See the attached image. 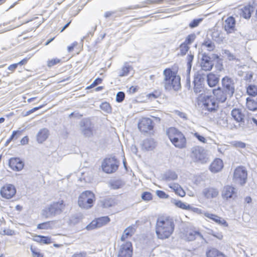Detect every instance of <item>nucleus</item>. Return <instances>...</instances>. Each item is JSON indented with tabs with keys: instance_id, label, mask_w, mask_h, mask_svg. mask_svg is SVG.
<instances>
[{
	"instance_id": "1",
	"label": "nucleus",
	"mask_w": 257,
	"mask_h": 257,
	"mask_svg": "<svg viewBox=\"0 0 257 257\" xmlns=\"http://www.w3.org/2000/svg\"><path fill=\"white\" fill-rule=\"evenodd\" d=\"M175 229L174 219L169 217H160L157 219L155 230L157 237L160 239L168 238Z\"/></svg>"
},
{
	"instance_id": "2",
	"label": "nucleus",
	"mask_w": 257,
	"mask_h": 257,
	"mask_svg": "<svg viewBox=\"0 0 257 257\" xmlns=\"http://www.w3.org/2000/svg\"><path fill=\"white\" fill-rule=\"evenodd\" d=\"M163 84L166 90H174L177 91L181 88V78L176 73L170 68H166L163 71Z\"/></svg>"
},
{
	"instance_id": "3",
	"label": "nucleus",
	"mask_w": 257,
	"mask_h": 257,
	"mask_svg": "<svg viewBox=\"0 0 257 257\" xmlns=\"http://www.w3.org/2000/svg\"><path fill=\"white\" fill-rule=\"evenodd\" d=\"M170 141L176 148L183 149L186 147V139L184 135L177 129L171 127L167 131Z\"/></svg>"
},
{
	"instance_id": "4",
	"label": "nucleus",
	"mask_w": 257,
	"mask_h": 257,
	"mask_svg": "<svg viewBox=\"0 0 257 257\" xmlns=\"http://www.w3.org/2000/svg\"><path fill=\"white\" fill-rule=\"evenodd\" d=\"M65 205L63 200L55 202L43 210V214L46 217L60 214L64 210Z\"/></svg>"
},
{
	"instance_id": "5",
	"label": "nucleus",
	"mask_w": 257,
	"mask_h": 257,
	"mask_svg": "<svg viewBox=\"0 0 257 257\" xmlns=\"http://www.w3.org/2000/svg\"><path fill=\"white\" fill-rule=\"evenodd\" d=\"M94 195L90 191L82 192L79 197L78 205L83 208L89 209L93 206Z\"/></svg>"
},
{
	"instance_id": "6",
	"label": "nucleus",
	"mask_w": 257,
	"mask_h": 257,
	"mask_svg": "<svg viewBox=\"0 0 257 257\" xmlns=\"http://www.w3.org/2000/svg\"><path fill=\"white\" fill-rule=\"evenodd\" d=\"M206 78V74L199 70L196 72L194 75L193 90L196 94L200 93L203 91V83Z\"/></svg>"
},
{
	"instance_id": "7",
	"label": "nucleus",
	"mask_w": 257,
	"mask_h": 257,
	"mask_svg": "<svg viewBox=\"0 0 257 257\" xmlns=\"http://www.w3.org/2000/svg\"><path fill=\"white\" fill-rule=\"evenodd\" d=\"M191 157L194 162L202 164L206 163L208 160L205 150L199 146L191 148Z\"/></svg>"
},
{
	"instance_id": "8",
	"label": "nucleus",
	"mask_w": 257,
	"mask_h": 257,
	"mask_svg": "<svg viewBox=\"0 0 257 257\" xmlns=\"http://www.w3.org/2000/svg\"><path fill=\"white\" fill-rule=\"evenodd\" d=\"M119 166V162L115 157L104 159L101 167L104 172L106 173H112L115 172Z\"/></svg>"
},
{
	"instance_id": "9",
	"label": "nucleus",
	"mask_w": 257,
	"mask_h": 257,
	"mask_svg": "<svg viewBox=\"0 0 257 257\" xmlns=\"http://www.w3.org/2000/svg\"><path fill=\"white\" fill-rule=\"evenodd\" d=\"M221 88L229 95V98H231L235 90L234 80L228 76H225L221 79Z\"/></svg>"
},
{
	"instance_id": "10",
	"label": "nucleus",
	"mask_w": 257,
	"mask_h": 257,
	"mask_svg": "<svg viewBox=\"0 0 257 257\" xmlns=\"http://www.w3.org/2000/svg\"><path fill=\"white\" fill-rule=\"evenodd\" d=\"M80 131L85 138H90L93 136L94 124L89 118L83 119L80 122Z\"/></svg>"
},
{
	"instance_id": "11",
	"label": "nucleus",
	"mask_w": 257,
	"mask_h": 257,
	"mask_svg": "<svg viewBox=\"0 0 257 257\" xmlns=\"http://www.w3.org/2000/svg\"><path fill=\"white\" fill-rule=\"evenodd\" d=\"M202 107L203 110H207L209 112H214L218 107V104L214 98L207 96L204 97Z\"/></svg>"
},
{
	"instance_id": "12",
	"label": "nucleus",
	"mask_w": 257,
	"mask_h": 257,
	"mask_svg": "<svg viewBox=\"0 0 257 257\" xmlns=\"http://www.w3.org/2000/svg\"><path fill=\"white\" fill-rule=\"evenodd\" d=\"M247 173L246 170L242 167L236 168L234 171V181L241 185L246 183Z\"/></svg>"
},
{
	"instance_id": "13",
	"label": "nucleus",
	"mask_w": 257,
	"mask_h": 257,
	"mask_svg": "<svg viewBox=\"0 0 257 257\" xmlns=\"http://www.w3.org/2000/svg\"><path fill=\"white\" fill-rule=\"evenodd\" d=\"M133 246L130 241H127L120 245L117 257H132Z\"/></svg>"
},
{
	"instance_id": "14",
	"label": "nucleus",
	"mask_w": 257,
	"mask_h": 257,
	"mask_svg": "<svg viewBox=\"0 0 257 257\" xmlns=\"http://www.w3.org/2000/svg\"><path fill=\"white\" fill-rule=\"evenodd\" d=\"M154 127L152 120L150 118H142L138 123V128L142 133H147Z\"/></svg>"
},
{
	"instance_id": "15",
	"label": "nucleus",
	"mask_w": 257,
	"mask_h": 257,
	"mask_svg": "<svg viewBox=\"0 0 257 257\" xmlns=\"http://www.w3.org/2000/svg\"><path fill=\"white\" fill-rule=\"evenodd\" d=\"M16 193V188L12 184H7L3 186L1 190V195L2 197L8 199L12 198Z\"/></svg>"
},
{
	"instance_id": "16",
	"label": "nucleus",
	"mask_w": 257,
	"mask_h": 257,
	"mask_svg": "<svg viewBox=\"0 0 257 257\" xmlns=\"http://www.w3.org/2000/svg\"><path fill=\"white\" fill-rule=\"evenodd\" d=\"M109 221L110 219L107 216L99 217L97 218L95 220L92 221L90 224L87 226L86 228L89 230L95 228L100 227L106 224Z\"/></svg>"
},
{
	"instance_id": "17",
	"label": "nucleus",
	"mask_w": 257,
	"mask_h": 257,
	"mask_svg": "<svg viewBox=\"0 0 257 257\" xmlns=\"http://www.w3.org/2000/svg\"><path fill=\"white\" fill-rule=\"evenodd\" d=\"M213 65L212 61L211 60V58L207 55L203 54L201 60L200 70H202V72H203V71H210L212 69Z\"/></svg>"
},
{
	"instance_id": "18",
	"label": "nucleus",
	"mask_w": 257,
	"mask_h": 257,
	"mask_svg": "<svg viewBox=\"0 0 257 257\" xmlns=\"http://www.w3.org/2000/svg\"><path fill=\"white\" fill-rule=\"evenodd\" d=\"M236 21L233 17H228L223 23V27L227 33H232L235 31Z\"/></svg>"
},
{
	"instance_id": "19",
	"label": "nucleus",
	"mask_w": 257,
	"mask_h": 257,
	"mask_svg": "<svg viewBox=\"0 0 257 257\" xmlns=\"http://www.w3.org/2000/svg\"><path fill=\"white\" fill-rule=\"evenodd\" d=\"M9 165L14 171H20L24 167V163L19 158H11Z\"/></svg>"
},
{
	"instance_id": "20",
	"label": "nucleus",
	"mask_w": 257,
	"mask_h": 257,
	"mask_svg": "<svg viewBox=\"0 0 257 257\" xmlns=\"http://www.w3.org/2000/svg\"><path fill=\"white\" fill-rule=\"evenodd\" d=\"M231 115L234 120L239 123V125L244 124L245 115L242 109L233 108L231 110Z\"/></svg>"
},
{
	"instance_id": "21",
	"label": "nucleus",
	"mask_w": 257,
	"mask_h": 257,
	"mask_svg": "<svg viewBox=\"0 0 257 257\" xmlns=\"http://www.w3.org/2000/svg\"><path fill=\"white\" fill-rule=\"evenodd\" d=\"M236 196V189L232 186L227 185L224 187L222 191V196L224 199H228Z\"/></svg>"
},
{
	"instance_id": "22",
	"label": "nucleus",
	"mask_w": 257,
	"mask_h": 257,
	"mask_svg": "<svg viewBox=\"0 0 257 257\" xmlns=\"http://www.w3.org/2000/svg\"><path fill=\"white\" fill-rule=\"evenodd\" d=\"M213 94L215 96L216 100L221 102H225L229 97V95L220 87L217 89H213Z\"/></svg>"
},
{
	"instance_id": "23",
	"label": "nucleus",
	"mask_w": 257,
	"mask_h": 257,
	"mask_svg": "<svg viewBox=\"0 0 257 257\" xmlns=\"http://www.w3.org/2000/svg\"><path fill=\"white\" fill-rule=\"evenodd\" d=\"M204 215L205 217L211 219L220 225L224 227H227L228 226L227 222L223 218L217 216V215L208 212L204 213Z\"/></svg>"
},
{
	"instance_id": "24",
	"label": "nucleus",
	"mask_w": 257,
	"mask_h": 257,
	"mask_svg": "<svg viewBox=\"0 0 257 257\" xmlns=\"http://www.w3.org/2000/svg\"><path fill=\"white\" fill-rule=\"evenodd\" d=\"M218 194V190L213 187L206 188L202 191V194L204 197L208 199L216 197Z\"/></svg>"
},
{
	"instance_id": "25",
	"label": "nucleus",
	"mask_w": 257,
	"mask_h": 257,
	"mask_svg": "<svg viewBox=\"0 0 257 257\" xmlns=\"http://www.w3.org/2000/svg\"><path fill=\"white\" fill-rule=\"evenodd\" d=\"M254 8L250 5L245 6L239 9V14L241 17L245 19H248L251 17V13L253 12Z\"/></svg>"
},
{
	"instance_id": "26",
	"label": "nucleus",
	"mask_w": 257,
	"mask_h": 257,
	"mask_svg": "<svg viewBox=\"0 0 257 257\" xmlns=\"http://www.w3.org/2000/svg\"><path fill=\"white\" fill-rule=\"evenodd\" d=\"M49 135V131L47 128H43L40 129L36 135L38 143H43L48 139Z\"/></svg>"
},
{
	"instance_id": "27",
	"label": "nucleus",
	"mask_w": 257,
	"mask_h": 257,
	"mask_svg": "<svg viewBox=\"0 0 257 257\" xmlns=\"http://www.w3.org/2000/svg\"><path fill=\"white\" fill-rule=\"evenodd\" d=\"M223 167L222 160L217 158L211 164L209 169L212 173H217L221 170Z\"/></svg>"
},
{
	"instance_id": "28",
	"label": "nucleus",
	"mask_w": 257,
	"mask_h": 257,
	"mask_svg": "<svg viewBox=\"0 0 257 257\" xmlns=\"http://www.w3.org/2000/svg\"><path fill=\"white\" fill-rule=\"evenodd\" d=\"M207 84L210 87L215 86L218 83L219 78L217 75L210 73L206 76Z\"/></svg>"
},
{
	"instance_id": "29",
	"label": "nucleus",
	"mask_w": 257,
	"mask_h": 257,
	"mask_svg": "<svg viewBox=\"0 0 257 257\" xmlns=\"http://www.w3.org/2000/svg\"><path fill=\"white\" fill-rule=\"evenodd\" d=\"M132 69V66L130 65L127 62H125L122 67L117 71L118 76L119 77L127 76Z\"/></svg>"
},
{
	"instance_id": "30",
	"label": "nucleus",
	"mask_w": 257,
	"mask_h": 257,
	"mask_svg": "<svg viewBox=\"0 0 257 257\" xmlns=\"http://www.w3.org/2000/svg\"><path fill=\"white\" fill-rule=\"evenodd\" d=\"M135 231L136 229L134 226L132 225L129 226L123 231L120 240L121 241H124L126 239L132 236L134 234Z\"/></svg>"
},
{
	"instance_id": "31",
	"label": "nucleus",
	"mask_w": 257,
	"mask_h": 257,
	"mask_svg": "<svg viewBox=\"0 0 257 257\" xmlns=\"http://www.w3.org/2000/svg\"><path fill=\"white\" fill-rule=\"evenodd\" d=\"M156 143L152 139H147L143 141L142 148L147 151L152 150L155 148Z\"/></svg>"
},
{
	"instance_id": "32",
	"label": "nucleus",
	"mask_w": 257,
	"mask_h": 257,
	"mask_svg": "<svg viewBox=\"0 0 257 257\" xmlns=\"http://www.w3.org/2000/svg\"><path fill=\"white\" fill-rule=\"evenodd\" d=\"M246 100V107L249 110L253 111L257 110V98L254 99L247 97Z\"/></svg>"
},
{
	"instance_id": "33",
	"label": "nucleus",
	"mask_w": 257,
	"mask_h": 257,
	"mask_svg": "<svg viewBox=\"0 0 257 257\" xmlns=\"http://www.w3.org/2000/svg\"><path fill=\"white\" fill-rule=\"evenodd\" d=\"M202 47H205L209 51H213L215 48L214 43L208 38H206L202 43Z\"/></svg>"
},
{
	"instance_id": "34",
	"label": "nucleus",
	"mask_w": 257,
	"mask_h": 257,
	"mask_svg": "<svg viewBox=\"0 0 257 257\" xmlns=\"http://www.w3.org/2000/svg\"><path fill=\"white\" fill-rule=\"evenodd\" d=\"M34 240L38 242L44 244H50L52 242L51 237L42 235H36Z\"/></svg>"
},
{
	"instance_id": "35",
	"label": "nucleus",
	"mask_w": 257,
	"mask_h": 257,
	"mask_svg": "<svg viewBox=\"0 0 257 257\" xmlns=\"http://www.w3.org/2000/svg\"><path fill=\"white\" fill-rule=\"evenodd\" d=\"M211 38L214 41H216L218 43L222 42L224 39V38L221 33L218 31H216L215 30H214L212 32Z\"/></svg>"
},
{
	"instance_id": "36",
	"label": "nucleus",
	"mask_w": 257,
	"mask_h": 257,
	"mask_svg": "<svg viewBox=\"0 0 257 257\" xmlns=\"http://www.w3.org/2000/svg\"><path fill=\"white\" fill-rule=\"evenodd\" d=\"M207 257H225V255L219 250L212 248L206 253Z\"/></svg>"
},
{
	"instance_id": "37",
	"label": "nucleus",
	"mask_w": 257,
	"mask_h": 257,
	"mask_svg": "<svg viewBox=\"0 0 257 257\" xmlns=\"http://www.w3.org/2000/svg\"><path fill=\"white\" fill-rule=\"evenodd\" d=\"M55 224V221H48L42 223H40L37 226V228L40 229H47L52 228Z\"/></svg>"
},
{
	"instance_id": "38",
	"label": "nucleus",
	"mask_w": 257,
	"mask_h": 257,
	"mask_svg": "<svg viewBox=\"0 0 257 257\" xmlns=\"http://www.w3.org/2000/svg\"><path fill=\"white\" fill-rule=\"evenodd\" d=\"M197 237L203 238V236L201 234L196 231H191L187 235V238L188 240L191 241L195 239Z\"/></svg>"
},
{
	"instance_id": "39",
	"label": "nucleus",
	"mask_w": 257,
	"mask_h": 257,
	"mask_svg": "<svg viewBox=\"0 0 257 257\" xmlns=\"http://www.w3.org/2000/svg\"><path fill=\"white\" fill-rule=\"evenodd\" d=\"M177 178V175L174 172L172 171L167 172L164 176L165 180L167 181L176 180Z\"/></svg>"
},
{
	"instance_id": "40",
	"label": "nucleus",
	"mask_w": 257,
	"mask_h": 257,
	"mask_svg": "<svg viewBox=\"0 0 257 257\" xmlns=\"http://www.w3.org/2000/svg\"><path fill=\"white\" fill-rule=\"evenodd\" d=\"M196 38V36L195 34H191L186 37L183 43L190 46L194 42Z\"/></svg>"
},
{
	"instance_id": "41",
	"label": "nucleus",
	"mask_w": 257,
	"mask_h": 257,
	"mask_svg": "<svg viewBox=\"0 0 257 257\" xmlns=\"http://www.w3.org/2000/svg\"><path fill=\"white\" fill-rule=\"evenodd\" d=\"M173 203L176 205L177 207L184 210H188L190 208V205L184 203L181 201L174 200Z\"/></svg>"
},
{
	"instance_id": "42",
	"label": "nucleus",
	"mask_w": 257,
	"mask_h": 257,
	"mask_svg": "<svg viewBox=\"0 0 257 257\" xmlns=\"http://www.w3.org/2000/svg\"><path fill=\"white\" fill-rule=\"evenodd\" d=\"M180 53L178 55L183 56L186 54L190 49V46L182 43L179 46Z\"/></svg>"
},
{
	"instance_id": "43",
	"label": "nucleus",
	"mask_w": 257,
	"mask_h": 257,
	"mask_svg": "<svg viewBox=\"0 0 257 257\" xmlns=\"http://www.w3.org/2000/svg\"><path fill=\"white\" fill-rule=\"evenodd\" d=\"M194 59V55L190 52V54L188 55L186 60H187V71L189 73H190L191 67H192V63Z\"/></svg>"
},
{
	"instance_id": "44",
	"label": "nucleus",
	"mask_w": 257,
	"mask_h": 257,
	"mask_svg": "<svg viewBox=\"0 0 257 257\" xmlns=\"http://www.w3.org/2000/svg\"><path fill=\"white\" fill-rule=\"evenodd\" d=\"M247 94L252 96H254L257 94V86L254 85H250L247 88Z\"/></svg>"
},
{
	"instance_id": "45",
	"label": "nucleus",
	"mask_w": 257,
	"mask_h": 257,
	"mask_svg": "<svg viewBox=\"0 0 257 257\" xmlns=\"http://www.w3.org/2000/svg\"><path fill=\"white\" fill-rule=\"evenodd\" d=\"M100 108L106 113H110L111 112V107L107 102H104L102 103L100 105Z\"/></svg>"
},
{
	"instance_id": "46",
	"label": "nucleus",
	"mask_w": 257,
	"mask_h": 257,
	"mask_svg": "<svg viewBox=\"0 0 257 257\" xmlns=\"http://www.w3.org/2000/svg\"><path fill=\"white\" fill-rule=\"evenodd\" d=\"M223 54L225 55L226 57H227V59L229 61L238 60L236 59L235 57L232 54L229 50H223Z\"/></svg>"
},
{
	"instance_id": "47",
	"label": "nucleus",
	"mask_w": 257,
	"mask_h": 257,
	"mask_svg": "<svg viewBox=\"0 0 257 257\" xmlns=\"http://www.w3.org/2000/svg\"><path fill=\"white\" fill-rule=\"evenodd\" d=\"M203 19L201 18L194 19L189 25L191 28H194L197 27L199 24L202 21Z\"/></svg>"
},
{
	"instance_id": "48",
	"label": "nucleus",
	"mask_w": 257,
	"mask_h": 257,
	"mask_svg": "<svg viewBox=\"0 0 257 257\" xmlns=\"http://www.w3.org/2000/svg\"><path fill=\"white\" fill-rule=\"evenodd\" d=\"M161 95L160 92L155 91L151 93L148 94L147 96L148 98L151 100H154L156 98H158Z\"/></svg>"
},
{
	"instance_id": "49",
	"label": "nucleus",
	"mask_w": 257,
	"mask_h": 257,
	"mask_svg": "<svg viewBox=\"0 0 257 257\" xmlns=\"http://www.w3.org/2000/svg\"><path fill=\"white\" fill-rule=\"evenodd\" d=\"M124 97V93L122 91H119L116 94V100L118 102H121L123 100Z\"/></svg>"
},
{
	"instance_id": "50",
	"label": "nucleus",
	"mask_w": 257,
	"mask_h": 257,
	"mask_svg": "<svg viewBox=\"0 0 257 257\" xmlns=\"http://www.w3.org/2000/svg\"><path fill=\"white\" fill-rule=\"evenodd\" d=\"M142 198L145 201H150L152 199V195L148 192H145L142 194Z\"/></svg>"
},
{
	"instance_id": "51",
	"label": "nucleus",
	"mask_w": 257,
	"mask_h": 257,
	"mask_svg": "<svg viewBox=\"0 0 257 257\" xmlns=\"http://www.w3.org/2000/svg\"><path fill=\"white\" fill-rule=\"evenodd\" d=\"M122 183L120 181H115L111 183V186L113 189H117L121 187Z\"/></svg>"
},
{
	"instance_id": "52",
	"label": "nucleus",
	"mask_w": 257,
	"mask_h": 257,
	"mask_svg": "<svg viewBox=\"0 0 257 257\" xmlns=\"http://www.w3.org/2000/svg\"><path fill=\"white\" fill-rule=\"evenodd\" d=\"M233 146L236 148L243 149L245 147L246 144L240 141H234L232 143Z\"/></svg>"
},
{
	"instance_id": "53",
	"label": "nucleus",
	"mask_w": 257,
	"mask_h": 257,
	"mask_svg": "<svg viewBox=\"0 0 257 257\" xmlns=\"http://www.w3.org/2000/svg\"><path fill=\"white\" fill-rule=\"evenodd\" d=\"M113 205V201L111 199H105L103 202V206L104 208H108L112 206Z\"/></svg>"
},
{
	"instance_id": "54",
	"label": "nucleus",
	"mask_w": 257,
	"mask_h": 257,
	"mask_svg": "<svg viewBox=\"0 0 257 257\" xmlns=\"http://www.w3.org/2000/svg\"><path fill=\"white\" fill-rule=\"evenodd\" d=\"M33 257H43V255L39 251H37L35 248L31 246L30 248Z\"/></svg>"
},
{
	"instance_id": "55",
	"label": "nucleus",
	"mask_w": 257,
	"mask_h": 257,
	"mask_svg": "<svg viewBox=\"0 0 257 257\" xmlns=\"http://www.w3.org/2000/svg\"><path fill=\"white\" fill-rule=\"evenodd\" d=\"M157 196L160 198H167L169 196L166 194L165 192L161 190H157L156 191Z\"/></svg>"
},
{
	"instance_id": "56",
	"label": "nucleus",
	"mask_w": 257,
	"mask_h": 257,
	"mask_svg": "<svg viewBox=\"0 0 257 257\" xmlns=\"http://www.w3.org/2000/svg\"><path fill=\"white\" fill-rule=\"evenodd\" d=\"M102 80L100 78H97L94 80L93 83L89 86L88 88H91L99 84H100L102 82Z\"/></svg>"
},
{
	"instance_id": "57",
	"label": "nucleus",
	"mask_w": 257,
	"mask_h": 257,
	"mask_svg": "<svg viewBox=\"0 0 257 257\" xmlns=\"http://www.w3.org/2000/svg\"><path fill=\"white\" fill-rule=\"evenodd\" d=\"M194 136L200 142L205 143L206 142V139L203 136L200 135L198 133H195L194 134Z\"/></svg>"
},
{
	"instance_id": "58",
	"label": "nucleus",
	"mask_w": 257,
	"mask_h": 257,
	"mask_svg": "<svg viewBox=\"0 0 257 257\" xmlns=\"http://www.w3.org/2000/svg\"><path fill=\"white\" fill-rule=\"evenodd\" d=\"M185 87L188 88L189 90L191 89V80H190V73H189L188 72V75L186 77V84H185Z\"/></svg>"
},
{
	"instance_id": "59",
	"label": "nucleus",
	"mask_w": 257,
	"mask_h": 257,
	"mask_svg": "<svg viewBox=\"0 0 257 257\" xmlns=\"http://www.w3.org/2000/svg\"><path fill=\"white\" fill-rule=\"evenodd\" d=\"M59 62H60V60L59 59H57V58L54 59H52V60L48 61V66L49 67H52Z\"/></svg>"
},
{
	"instance_id": "60",
	"label": "nucleus",
	"mask_w": 257,
	"mask_h": 257,
	"mask_svg": "<svg viewBox=\"0 0 257 257\" xmlns=\"http://www.w3.org/2000/svg\"><path fill=\"white\" fill-rule=\"evenodd\" d=\"M3 232V233L2 234L4 235H13L15 234L14 231L10 229H4Z\"/></svg>"
},
{
	"instance_id": "61",
	"label": "nucleus",
	"mask_w": 257,
	"mask_h": 257,
	"mask_svg": "<svg viewBox=\"0 0 257 257\" xmlns=\"http://www.w3.org/2000/svg\"><path fill=\"white\" fill-rule=\"evenodd\" d=\"M169 186L170 188L173 189L175 192L177 191L178 190L179 188H180V186L177 183H172L169 185Z\"/></svg>"
},
{
	"instance_id": "62",
	"label": "nucleus",
	"mask_w": 257,
	"mask_h": 257,
	"mask_svg": "<svg viewBox=\"0 0 257 257\" xmlns=\"http://www.w3.org/2000/svg\"><path fill=\"white\" fill-rule=\"evenodd\" d=\"M176 114L177 115H178L179 116H180V117L183 118L185 120L187 119V115L184 112H181V111H176Z\"/></svg>"
},
{
	"instance_id": "63",
	"label": "nucleus",
	"mask_w": 257,
	"mask_h": 257,
	"mask_svg": "<svg viewBox=\"0 0 257 257\" xmlns=\"http://www.w3.org/2000/svg\"><path fill=\"white\" fill-rule=\"evenodd\" d=\"M86 252L83 251L79 253H75L72 256V257H86Z\"/></svg>"
},
{
	"instance_id": "64",
	"label": "nucleus",
	"mask_w": 257,
	"mask_h": 257,
	"mask_svg": "<svg viewBox=\"0 0 257 257\" xmlns=\"http://www.w3.org/2000/svg\"><path fill=\"white\" fill-rule=\"evenodd\" d=\"M21 134V131H14L12 133V134L10 137V140H13L15 137L17 136H20Z\"/></svg>"
}]
</instances>
